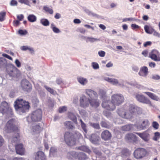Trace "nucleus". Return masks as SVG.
Segmentation results:
<instances>
[{
	"label": "nucleus",
	"instance_id": "obj_25",
	"mask_svg": "<svg viewBox=\"0 0 160 160\" xmlns=\"http://www.w3.org/2000/svg\"><path fill=\"white\" fill-rule=\"evenodd\" d=\"M20 137L18 133H15V135L9 139V141H10L12 143H17L20 141Z\"/></svg>",
	"mask_w": 160,
	"mask_h": 160
},
{
	"label": "nucleus",
	"instance_id": "obj_35",
	"mask_svg": "<svg viewBox=\"0 0 160 160\" xmlns=\"http://www.w3.org/2000/svg\"><path fill=\"white\" fill-rule=\"evenodd\" d=\"M110 101V100H106L103 101L102 104V107L106 109H107L108 108H110L109 106Z\"/></svg>",
	"mask_w": 160,
	"mask_h": 160
},
{
	"label": "nucleus",
	"instance_id": "obj_21",
	"mask_svg": "<svg viewBox=\"0 0 160 160\" xmlns=\"http://www.w3.org/2000/svg\"><path fill=\"white\" fill-rule=\"evenodd\" d=\"M35 160H47L44 153L41 151L38 152L36 155Z\"/></svg>",
	"mask_w": 160,
	"mask_h": 160
},
{
	"label": "nucleus",
	"instance_id": "obj_20",
	"mask_svg": "<svg viewBox=\"0 0 160 160\" xmlns=\"http://www.w3.org/2000/svg\"><path fill=\"white\" fill-rule=\"evenodd\" d=\"M148 73V69L146 66H143L141 67L138 72V74L141 76L145 77L147 76Z\"/></svg>",
	"mask_w": 160,
	"mask_h": 160
},
{
	"label": "nucleus",
	"instance_id": "obj_46",
	"mask_svg": "<svg viewBox=\"0 0 160 160\" xmlns=\"http://www.w3.org/2000/svg\"><path fill=\"white\" fill-rule=\"evenodd\" d=\"M106 92L104 90L101 89L99 92V95L100 96L101 99L104 98L106 97Z\"/></svg>",
	"mask_w": 160,
	"mask_h": 160
},
{
	"label": "nucleus",
	"instance_id": "obj_4",
	"mask_svg": "<svg viewBox=\"0 0 160 160\" xmlns=\"http://www.w3.org/2000/svg\"><path fill=\"white\" fill-rule=\"evenodd\" d=\"M0 112L3 114L7 113L11 115L13 114L12 109L6 101L2 102L0 105Z\"/></svg>",
	"mask_w": 160,
	"mask_h": 160
},
{
	"label": "nucleus",
	"instance_id": "obj_62",
	"mask_svg": "<svg viewBox=\"0 0 160 160\" xmlns=\"http://www.w3.org/2000/svg\"><path fill=\"white\" fill-rule=\"evenodd\" d=\"M18 1L21 3H24L30 6L29 2L28 0H18Z\"/></svg>",
	"mask_w": 160,
	"mask_h": 160
},
{
	"label": "nucleus",
	"instance_id": "obj_50",
	"mask_svg": "<svg viewBox=\"0 0 160 160\" xmlns=\"http://www.w3.org/2000/svg\"><path fill=\"white\" fill-rule=\"evenodd\" d=\"M90 125L94 128L97 129H99L100 128L99 124L98 123L91 122Z\"/></svg>",
	"mask_w": 160,
	"mask_h": 160
},
{
	"label": "nucleus",
	"instance_id": "obj_3",
	"mask_svg": "<svg viewBox=\"0 0 160 160\" xmlns=\"http://www.w3.org/2000/svg\"><path fill=\"white\" fill-rule=\"evenodd\" d=\"M64 140L66 144L68 146H72L76 144V138L75 136L72 132H66L64 134Z\"/></svg>",
	"mask_w": 160,
	"mask_h": 160
},
{
	"label": "nucleus",
	"instance_id": "obj_29",
	"mask_svg": "<svg viewBox=\"0 0 160 160\" xmlns=\"http://www.w3.org/2000/svg\"><path fill=\"white\" fill-rule=\"evenodd\" d=\"M64 125L66 128L69 129H73L75 128V127L73 125V123L70 121H68L64 123Z\"/></svg>",
	"mask_w": 160,
	"mask_h": 160
},
{
	"label": "nucleus",
	"instance_id": "obj_42",
	"mask_svg": "<svg viewBox=\"0 0 160 160\" xmlns=\"http://www.w3.org/2000/svg\"><path fill=\"white\" fill-rule=\"evenodd\" d=\"M144 28L145 31L148 33L152 34L153 32V29L150 28L148 25H145Z\"/></svg>",
	"mask_w": 160,
	"mask_h": 160
},
{
	"label": "nucleus",
	"instance_id": "obj_44",
	"mask_svg": "<svg viewBox=\"0 0 160 160\" xmlns=\"http://www.w3.org/2000/svg\"><path fill=\"white\" fill-rule=\"evenodd\" d=\"M7 65L6 61L5 59L0 58V68H4Z\"/></svg>",
	"mask_w": 160,
	"mask_h": 160
},
{
	"label": "nucleus",
	"instance_id": "obj_33",
	"mask_svg": "<svg viewBox=\"0 0 160 160\" xmlns=\"http://www.w3.org/2000/svg\"><path fill=\"white\" fill-rule=\"evenodd\" d=\"M21 49L23 51L29 50L31 53L34 52V50L32 48H30L28 46H24L21 47Z\"/></svg>",
	"mask_w": 160,
	"mask_h": 160
},
{
	"label": "nucleus",
	"instance_id": "obj_55",
	"mask_svg": "<svg viewBox=\"0 0 160 160\" xmlns=\"http://www.w3.org/2000/svg\"><path fill=\"white\" fill-rule=\"evenodd\" d=\"M160 137V133L158 132H156L154 134V136L153 137V139L155 141H157L159 138Z\"/></svg>",
	"mask_w": 160,
	"mask_h": 160
},
{
	"label": "nucleus",
	"instance_id": "obj_5",
	"mask_svg": "<svg viewBox=\"0 0 160 160\" xmlns=\"http://www.w3.org/2000/svg\"><path fill=\"white\" fill-rule=\"evenodd\" d=\"M111 100L115 106H119L123 102L124 98L121 94H115L112 96Z\"/></svg>",
	"mask_w": 160,
	"mask_h": 160
},
{
	"label": "nucleus",
	"instance_id": "obj_59",
	"mask_svg": "<svg viewBox=\"0 0 160 160\" xmlns=\"http://www.w3.org/2000/svg\"><path fill=\"white\" fill-rule=\"evenodd\" d=\"M16 95L15 91L14 90H11L9 93V96L11 98H14Z\"/></svg>",
	"mask_w": 160,
	"mask_h": 160
},
{
	"label": "nucleus",
	"instance_id": "obj_22",
	"mask_svg": "<svg viewBox=\"0 0 160 160\" xmlns=\"http://www.w3.org/2000/svg\"><path fill=\"white\" fill-rule=\"evenodd\" d=\"M89 104L91 107L97 108L99 106L100 103L99 100L91 98L90 99Z\"/></svg>",
	"mask_w": 160,
	"mask_h": 160
},
{
	"label": "nucleus",
	"instance_id": "obj_10",
	"mask_svg": "<svg viewBox=\"0 0 160 160\" xmlns=\"http://www.w3.org/2000/svg\"><path fill=\"white\" fill-rule=\"evenodd\" d=\"M129 112H131L133 115L137 113L138 114L142 113V110L141 108L132 104H130L128 108Z\"/></svg>",
	"mask_w": 160,
	"mask_h": 160
},
{
	"label": "nucleus",
	"instance_id": "obj_57",
	"mask_svg": "<svg viewBox=\"0 0 160 160\" xmlns=\"http://www.w3.org/2000/svg\"><path fill=\"white\" fill-rule=\"evenodd\" d=\"M67 110V108L65 106L60 107L59 109V112L60 113H62L66 111Z\"/></svg>",
	"mask_w": 160,
	"mask_h": 160
},
{
	"label": "nucleus",
	"instance_id": "obj_32",
	"mask_svg": "<svg viewBox=\"0 0 160 160\" xmlns=\"http://www.w3.org/2000/svg\"><path fill=\"white\" fill-rule=\"evenodd\" d=\"M118 115L120 117L124 118L125 114V110L123 108L118 109L117 111Z\"/></svg>",
	"mask_w": 160,
	"mask_h": 160
},
{
	"label": "nucleus",
	"instance_id": "obj_14",
	"mask_svg": "<svg viewBox=\"0 0 160 160\" xmlns=\"http://www.w3.org/2000/svg\"><path fill=\"white\" fill-rule=\"evenodd\" d=\"M90 140L93 144H98L100 140V138L97 134L93 133L91 135Z\"/></svg>",
	"mask_w": 160,
	"mask_h": 160
},
{
	"label": "nucleus",
	"instance_id": "obj_45",
	"mask_svg": "<svg viewBox=\"0 0 160 160\" xmlns=\"http://www.w3.org/2000/svg\"><path fill=\"white\" fill-rule=\"evenodd\" d=\"M93 152L98 157H100L102 155V153L97 148H92Z\"/></svg>",
	"mask_w": 160,
	"mask_h": 160
},
{
	"label": "nucleus",
	"instance_id": "obj_49",
	"mask_svg": "<svg viewBox=\"0 0 160 160\" xmlns=\"http://www.w3.org/2000/svg\"><path fill=\"white\" fill-rule=\"evenodd\" d=\"M17 71L15 69H13L12 70H10V72H8V74L11 76L15 77L17 76Z\"/></svg>",
	"mask_w": 160,
	"mask_h": 160
},
{
	"label": "nucleus",
	"instance_id": "obj_60",
	"mask_svg": "<svg viewBox=\"0 0 160 160\" xmlns=\"http://www.w3.org/2000/svg\"><path fill=\"white\" fill-rule=\"evenodd\" d=\"M151 78L155 80H158L160 79V76L158 75H152Z\"/></svg>",
	"mask_w": 160,
	"mask_h": 160
},
{
	"label": "nucleus",
	"instance_id": "obj_8",
	"mask_svg": "<svg viewBox=\"0 0 160 160\" xmlns=\"http://www.w3.org/2000/svg\"><path fill=\"white\" fill-rule=\"evenodd\" d=\"M90 99L88 98L85 95H82L79 99L80 106L82 108H86L89 106Z\"/></svg>",
	"mask_w": 160,
	"mask_h": 160
},
{
	"label": "nucleus",
	"instance_id": "obj_6",
	"mask_svg": "<svg viewBox=\"0 0 160 160\" xmlns=\"http://www.w3.org/2000/svg\"><path fill=\"white\" fill-rule=\"evenodd\" d=\"M146 151L145 149L139 148L135 150L133 154L135 158L137 159H140L144 157L146 155Z\"/></svg>",
	"mask_w": 160,
	"mask_h": 160
},
{
	"label": "nucleus",
	"instance_id": "obj_12",
	"mask_svg": "<svg viewBox=\"0 0 160 160\" xmlns=\"http://www.w3.org/2000/svg\"><path fill=\"white\" fill-rule=\"evenodd\" d=\"M101 137L102 139L107 141L110 140L111 139L112 134L108 130H105L102 132Z\"/></svg>",
	"mask_w": 160,
	"mask_h": 160
},
{
	"label": "nucleus",
	"instance_id": "obj_47",
	"mask_svg": "<svg viewBox=\"0 0 160 160\" xmlns=\"http://www.w3.org/2000/svg\"><path fill=\"white\" fill-rule=\"evenodd\" d=\"M109 107L110 108H108L107 109L109 111H113L116 108V106L114 103L112 102V101L110 102Z\"/></svg>",
	"mask_w": 160,
	"mask_h": 160
},
{
	"label": "nucleus",
	"instance_id": "obj_40",
	"mask_svg": "<svg viewBox=\"0 0 160 160\" xmlns=\"http://www.w3.org/2000/svg\"><path fill=\"white\" fill-rule=\"evenodd\" d=\"M68 117L69 118L74 122H77V118L74 114L71 112L68 113Z\"/></svg>",
	"mask_w": 160,
	"mask_h": 160
},
{
	"label": "nucleus",
	"instance_id": "obj_26",
	"mask_svg": "<svg viewBox=\"0 0 160 160\" xmlns=\"http://www.w3.org/2000/svg\"><path fill=\"white\" fill-rule=\"evenodd\" d=\"M77 153L78 155L77 157L79 160H85L88 158L86 155L83 152H80Z\"/></svg>",
	"mask_w": 160,
	"mask_h": 160
},
{
	"label": "nucleus",
	"instance_id": "obj_7",
	"mask_svg": "<svg viewBox=\"0 0 160 160\" xmlns=\"http://www.w3.org/2000/svg\"><path fill=\"white\" fill-rule=\"evenodd\" d=\"M135 98L137 100L140 102L148 104L150 106H152L150 100L143 95L137 94L135 96Z\"/></svg>",
	"mask_w": 160,
	"mask_h": 160
},
{
	"label": "nucleus",
	"instance_id": "obj_61",
	"mask_svg": "<svg viewBox=\"0 0 160 160\" xmlns=\"http://www.w3.org/2000/svg\"><path fill=\"white\" fill-rule=\"evenodd\" d=\"M18 33L22 35H26L28 33L27 31L26 30H20L18 31Z\"/></svg>",
	"mask_w": 160,
	"mask_h": 160
},
{
	"label": "nucleus",
	"instance_id": "obj_23",
	"mask_svg": "<svg viewBox=\"0 0 160 160\" xmlns=\"http://www.w3.org/2000/svg\"><path fill=\"white\" fill-rule=\"evenodd\" d=\"M43 127L40 123L36 124L32 127V130L35 133H39L43 129Z\"/></svg>",
	"mask_w": 160,
	"mask_h": 160
},
{
	"label": "nucleus",
	"instance_id": "obj_2",
	"mask_svg": "<svg viewBox=\"0 0 160 160\" xmlns=\"http://www.w3.org/2000/svg\"><path fill=\"white\" fill-rule=\"evenodd\" d=\"M42 118V111L41 109H38L33 112L27 117V120L29 123L33 122H39Z\"/></svg>",
	"mask_w": 160,
	"mask_h": 160
},
{
	"label": "nucleus",
	"instance_id": "obj_11",
	"mask_svg": "<svg viewBox=\"0 0 160 160\" xmlns=\"http://www.w3.org/2000/svg\"><path fill=\"white\" fill-rule=\"evenodd\" d=\"M21 85L22 89L27 92L30 91L31 89V85L30 82L26 79L22 80Z\"/></svg>",
	"mask_w": 160,
	"mask_h": 160
},
{
	"label": "nucleus",
	"instance_id": "obj_52",
	"mask_svg": "<svg viewBox=\"0 0 160 160\" xmlns=\"http://www.w3.org/2000/svg\"><path fill=\"white\" fill-rule=\"evenodd\" d=\"M73 135L75 136L76 140L77 139H79L82 138V135L79 132L77 131H75Z\"/></svg>",
	"mask_w": 160,
	"mask_h": 160
},
{
	"label": "nucleus",
	"instance_id": "obj_9",
	"mask_svg": "<svg viewBox=\"0 0 160 160\" xmlns=\"http://www.w3.org/2000/svg\"><path fill=\"white\" fill-rule=\"evenodd\" d=\"M160 54L159 52L156 50H152L149 53V57L155 61H160Z\"/></svg>",
	"mask_w": 160,
	"mask_h": 160
},
{
	"label": "nucleus",
	"instance_id": "obj_58",
	"mask_svg": "<svg viewBox=\"0 0 160 160\" xmlns=\"http://www.w3.org/2000/svg\"><path fill=\"white\" fill-rule=\"evenodd\" d=\"M152 125L153 127L156 129H158L159 128V125L158 123L155 121L152 122Z\"/></svg>",
	"mask_w": 160,
	"mask_h": 160
},
{
	"label": "nucleus",
	"instance_id": "obj_31",
	"mask_svg": "<svg viewBox=\"0 0 160 160\" xmlns=\"http://www.w3.org/2000/svg\"><path fill=\"white\" fill-rule=\"evenodd\" d=\"M77 80L81 84L83 85L86 84L88 82L87 79L81 77H78Z\"/></svg>",
	"mask_w": 160,
	"mask_h": 160
},
{
	"label": "nucleus",
	"instance_id": "obj_37",
	"mask_svg": "<svg viewBox=\"0 0 160 160\" xmlns=\"http://www.w3.org/2000/svg\"><path fill=\"white\" fill-rule=\"evenodd\" d=\"M28 19L31 22H33L36 21L37 18L33 14L29 15L28 17Z\"/></svg>",
	"mask_w": 160,
	"mask_h": 160
},
{
	"label": "nucleus",
	"instance_id": "obj_51",
	"mask_svg": "<svg viewBox=\"0 0 160 160\" xmlns=\"http://www.w3.org/2000/svg\"><path fill=\"white\" fill-rule=\"evenodd\" d=\"M43 9L46 12H48L50 14H52L53 13L52 9L46 6H44L43 7Z\"/></svg>",
	"mask_w": 160,
	"mask_h": 160
},
{
	"label": "nucleus",
	"instance_id": "obj_19",
	"mask_svg": "<svg viewBox=\"0 0 160 160\" xmlns=\"http://www.w3.org/2000/svg\"><path fill=\"white\" fill-rule=\"evenodd\" d=\"M136 133L145 141L148 142L149 139L150 135L146 132H144L143 133L136 132Z\"/></svg>",
	"mask_w": 160,
	"mask_h": 160
},
{
	"label": "nucleus",
	"instance_id": "obj_53",
	"mask_svg": "<svg viewBox=\"0 0 160 160\" xmlns=\"http://www.w3.org/2000/svg\"><path fill=\"white\" fill-rule=\"evenodd\" d=\"M6 15V12H0V21L2 22L5 19V16Z\"/></svg>",
	"mask_w": 160,
	"mask_h": 160
},
{
	"label": "nucleus",
	"instance_id": "obj_18",
	"mask_svg": "<svg viewBox=\"0 0 160 160\" xmlns=\"http://www.w3.org/2000/svg\"><path fill=\"white\" fill-rule=\"evenodd\" d=\"M85 93L90 98H97L98 95L97 93L94 91L89 89H87L85 90Z\"/></svg>",
	"mask_w": 160,
	"mask_h": 160
},
{
	"label": "nucleus",
	"instance_id": "obj_13",
	"mask_svg": "<svg viewBox=\"0 0 160 160\" xmlns=\"http://www.w3.org/2000/svg\"><path fill=\"white\" fill-rule=\"evenodd\" d=\"M16 152L20 155H23L25 152V149L22 144H17L15 146Z\"/></svg>",
	"mask_w": 160,
	"mask_h": 160
},
{
	"label": "nucleus",
	"instance_id": "obj_28",
	"mask_svg": "<svg viewBox=\"0 0 160 160\" xmlns=\"http://www.w3.org/2000/svg\"><path fill=\"white\" fill-rule=\"evenodd\" d=\"M145 93L148 95L150 98L153 100L157 101H158L159 100L158 97L153 93L149 92H145Z\"/></svg>",
	"mask_w": 160,
	"mask_h": 160
},
{
	"label": "nucleus",
	"instance_id": "obj_48",
	"mask_svg": "<svg viewBox=\"0 0 160 160\" xmlns=\"http://www.w3.org/2000/svg\"><path fill=\"white\" fill-rule=\"evenodd\" d=\"M100 124L102 127L108 128H110V125L105 121H102Z\"/></svg>",
	"mask_w": 160,
	"mask_h": 160
},
{
	"label": "nucleus",
	"instance_id": "obj_24",
	"mask_svg": "<svg viewBox=\"0 0 160 160\" xmlns=\"http://www.w3.org/2000/svg\"><path fill=\"white\" fill-rule=\"evenodd\" d=\"M78 155L77 153L75 151H71L67 153V157L70 160H75L77 158Z\"/></svg>",
	"mask_w": 160,
	"mask_h": 160
},
{
	"label": "nucleus",
	"instance_id": "obj_63",
	"mask_svg": "<svg viewBox=\"0 0 160 160\" xmlns=\"http://www.w3.org/2000/svg\"><path fill=\"white\" fill-rule=\"evenodd\" d=\"M86 38V42H93L96 40H97V39L94 38H92L90 37H87Z\"/></svg>",
	"mask_w": 160,
	"mask_h": 160
},
{
	"label": "nucleus",
	"instance_id": "obj_30",
	"mask_svg": "<svg viewBox=\"0 0 160 160\" xmlns=\"http://www.w3.org/2000/svg\"><path fill=\"white\" fill-rule=\"evenodd\" d=\"M133 125L128 124L125 125L121 127V129L123 131H129L132 129Z\"/></svg>",
	"mask_w": 160,
	"mask_h": 160
},
{
	"label": "nucleus",
	"instance_id": "obj_56",
	"mask_svg": "<svg viewBox=\"0 0 160 160\" xmlns=\"http://www.w3.org/2000/svg\"><path fill=\"white\" fill-rule=\"evenodd\" d=\"M103 115L105 116H106L107 118H110L111 116V113L105 110L103 111Z\"/></svg>",
	"mask_w": 160,
	"mask_h": 160
},
{
	"label": "nucleus",
	"instance_id": "obj_39",
	"mask_svg": "<svg viewBox=\"0 0 160 160\" xmlns=\"http://www.w3.org/2000/svg\"><path fill=\"white\" fill-rule=\"evenodd\" d=\"M40 22L43 26H48L49 25V21L45 18H42L41 19Z\"/></svg>",
	"mask_w": 160,
	"mask_h": 160
},
{
	"label": "nucleus",
	"instance_id": "obj_41",
	"mask_svg": "<svg viewBox=\"0 0 160 160\" xmlns=\"http://www.w3.org/2000/svg\"><path fill=\"white\" fill-rule=\"evenodd\" d=\"M124 118L127 119H131L133 118V115L129 112V110L125 112Z\"/></svg>",
	"mask_w": 160,
	"mask_h": 160
},
{
	"label": "nucleus",
	"instance_id": "obj_15",
	"mask_svg": "<svg viewBox=\"0 0 160 160\" xmlns=\"http://www.w3.org/2000/svg\"><path fill=\"white\" fill-rule=\"evenodd\" d=\"M125 139L129 142H135L138 140V137L136 136L132 133L127 134L125 137Z\"/></svg>",
	"mask_w": 160,
	"mask_h": 160
},
{
	"label": "nucleus",
	"instance_id": "obj_43",
	"mask_svg": "<svg viewBox=\"0 0 160 160\" xmlns=\"http://www.w3.org/2000/svg\"><path fill=\"white\" fill-rule=\"evenodd\" d=\"M51 28L52 29L53 31L55 33H59L60 32V30L56 27L53 23L51 24Z\"/></svg>",
	"mask_w": 160,
	"mask_h": 160
},
{
	"label": "nucleus",
	"instance_id": "obj_27",
	"mask_svg": "<svg viewBox=\"0 0 160 160\" xmlns=\"http://www.w3.org/2000/svg\"><path fill=\"white\" fill-rule=\"evenodd\" d=\"M78 149L86 152L89 154H90L91 152V150L89 149L88 147L85 145H82L79 147L78 148Z\"/></svg>",
	"mask_w": 160,
	"mask_h": 160
},
{
	"label": "nucleus",
	"instance_id": "obj_1",
	"mask_svg": "<svg viewBox=\"0 0 160 160\" xmlns=\"http://www.w3.org/2000/svg\"><path fill=\"white\" fill-rule=\"evenodd\" d=\"M14 107L17 112L20 114L28 111L30 108L28 102L21 98H18L15 101Z\"/></svg>",
	"mask_w": 160,
	"mask_h": 160
},
{
	"label": "nucleus",
	"instance_id": "obj_64",
	"mask_svg": "<svg viewBox=\"0 0 160 160\" xmlns=\"http://www.w3.org/2000/svg\"><path fill=\"white\" fill-rule=\"evenodd\" d=\"M93 68L94 69H98L99 68V67L98 63L95 62L92 63Z\"/></svg>",
	"mask_w": 160,
	"mask_h": 160
},
{
	"label": "nucleus",
	"instance_id": "obj_34",
	"mask_svg": "<svg viewBox=\"0 0 160 160\" xmlns=\"http://www.w3.org/2000/svg\"><path fill=\"white\" fill-rule=\"evenodd\" d=\"M129 150L126 148L122 149L121 152V155L122 157L128 156L129 155Z\"/></svg>",
	"mask_w": 160,
	"mask_h": 160
},
{
	"label": "nucleus",
	"instance_id": "obj_38",
	"mask_svg": "<svg viewBox=\"0 0 160 160\" xmlns=\"http://www.w3.org/2000/svg\"><path fill=\"white\" fill-rule=\"evenodd\" d=\"M80 121L81 123V128L84 132L85 133H87V132L88 130L87 128V126L82 121L81 119L80 120Z\"/></svg>",
	"mask_w": 160,
	"mask_h": 160
},
{
	"label": "nucleus",
	"instance_id": "obj_36",
	"mask_svg": "<svg viewBox=\"0 0 160 160\" xmlns=\"http://www.w3.org/2000/svg\"><path fill=\"white\" fill-rule=\"evenodd\" d=\"M105 80L113 85H116L118 83V80L114 78H106Z\"/></svg>",
	"mask_w": 160,
	"mask_h": 160
},
{
	"label": "nucleus",
	"instance_id": "obj_54",
	"mask_svg": "<svg viewBox=\"0 0 160 160\" xmlns=\"http://www.w3.org/2000/svg\"><path fill=\"white\" fill-rule=\"evenodd\" d=\"M44 87L50 93L53 94H54V90L51 88L49 87L46 85H44Z\"/></svg>",
	"mask_w": 160,
	"mask_h": 160
},
{
	"label": "nucleus",
	"instance_id": "obj_17",
	"mask_svg": "<svg viewBox=\"0 0 160 160\" xmlns=\"http://www.w3.org/2000/svg\"><path fill=\"white\" fill-rule=\"evenodd\" d=\"M150 125L149 121L147 119L143 120L141 125L137 126V128L141 129H145L148 128Z\"/></svg>",
	"mask_w": 160,
	"mask_h": 160
},
{
	"label": "nucleus",
	"instance_id": "obj_16",
	"mask_svg": "<svg viewBox=\"0 0 160 160\" xmlns=\"http://www.w3.org/2000/svg\"><path fill=\"white\" fill-rule=\"evenodd\" d=\"M6 126L8 129L13 131L15 130L17 128L15 125V120L13 119L9 120L7 123Z\"/></svg>",
	"mask_w": 160,
	"mask_h": 160
}]
</instances>
